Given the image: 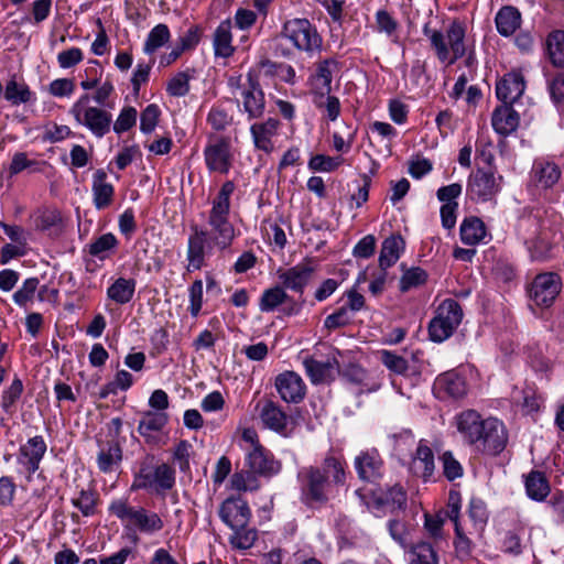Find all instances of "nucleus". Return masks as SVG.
I'll use <instances>...</instances> for the list:
<instances>
[{
  "mask_svg": "<svg viewBox=\"0 0 564 564\" xmlns=\"http://www.w3.org/2000/svg\"><path fill=\"white\" fill-rule=\"evenodd\" d=\"M457 430L468 444L488 455L500 454L508 442L502 422L494 417L484 420L475 410L464 411L457 416Z\"/></svg>",
  "mask_w": 564,
  "mask_h": 564,
  "instance_id": "nucleus-1",
  "label": "nucleus"
},
{
  "mask_svg": "<svg viewBox=\"0 0 564 564\" xmlns=\"http://www.w3.org/2000/svg\"><path fill=\"white\" fill-rule=\"evenodd\" d=\"M108 511L122 522L124 530L133 533L134 542L139 540L138 533L153 535L164 528V521L156 512L133 507L128 498L113 499Z\"/></svg>",
  "mask_w": 564,
  "mask_h": 564,
  "instance_id": "nucleus-2",
  "label": "nucleus"
},
{
  "mask_svg": "<svg viewBox=\"0 0 564 564\" xmlns=\"http://www.w3.org/2000/svg\"><path fill=\"white\" fill-rule=\"evenodd\" d=\"M423 34L430 39L431 46L442 63L454 64L466 53V28L458 20L452 21L446 34L442 31L430 29L427 24L423 28Z\"/></svg>",
  "mask_w": 564,
  "mask_h": 564,
  "instance_id": "nucleus-3",
  "label": "nucleus"
},
{
  "mask_svg": "<svg viewBox=\"0 0 564 564\" xmlns=\"http://www.w3.org/2000/svg\"><path fill=\"white\" fill-rule=\"evenodd\" d=\"M175 484V471L167 464L153 465L145 458L135 474L131 490L154 489L158 494L170 490Z\"/></svg>",
  "mask_w": 564,
  "mask_h": 564,
  "instance_id": "nucleus-4",
  "label": "nucleus"
},
{
  "mask_svg": "<svg viewBox=\"0 0 564 564\" xmlns=\"http://www.w3.org/2000/svg\"><path fill=\"white\" fill-rule=\"evenodd\" d=\"M90 96L82 95L72 106L69 112L80 126L86 127L95 137L102 138L110 131L111 113L99 108L89 106Z\"/></svg>",
  "mask_w": 564,
  "mask_h": 564,
  "instance_id": "nucleus-5",
  "label": "nucleus"
},
{
  "mask_svg": "<svg viewBox=\"0 0 564 564\" xmlns=\"http://www.w3.org/2000/svg\"><path fill=\"white\" fill-rule=\"evenodd\" d=\"M463 316V308L456 300H444L436 308L435 316L429 324L431 340L442 343L449 338L462 323Z\"/></svg>",
  "mask_w": 564,
  "mask_h": 564,
  "instance_id": "nucleus-6",
  "label": "nucleus"
},
{
  "mask_svg": "<svg viewBox=\"0 0 564 564\" xmlns=\"http://www.w3.org/2000/svg\"><path fill=\"white\" fill-rule=\"evenodd\" d=\"M276 40H288L299 51L311 54L319 52L323 43L316 28L307 19H293L285 22Z\"/></svg>",
  "mask_w": 564,
  "mask_h": 564,
  "instance_id": "nucleus-7",
  "label": "nucleus"
},
{
  "mask_svg": "<svg viewBox=\"0 0 564 564\" xmlns=\"http://www.w3.org/2000/svg\"><path fill=\"white\" fill-rule=\"evenodd\" d=\"M302 499L305 503H325L334 484L318 466L304 467L299 471Z\"/></svg>",
  "mask_w": 564,
  "mask_h": 564,
  "instance_id": "nucleus-8",
  "label": "nucleus"
},
{
  "mask_svg": "<svg viewBox=\"0 0 564 564\" xmlns=\"http://www.w3.org/2000/svg\"><path fill=\"white\" fill-rule=\"evenodd\" d=\"M204 159L209 172L227 174L234 162L230 138L210 135L204 149Z\"/></svg>",
  "mask_w": 564,
  "mask_h": 564,
  "instance_id": "nucleus-9",
  "label": "nucleus"
},
{
  "mask_svg": "<svg viewBox=\"0 0 564 564\" xmlns=\"http://www.w3.org/2000/svg\"><path fill=\"white\" fill-rule=\"evenodd\" d=\"M562 289V279L557 273L545 272L538 274L529 290L530 299L535 305L549 307L553 304Z\"/></svg>",
  "mask_w": 564,
  "mask_h": 564,
  "instance_id": "nucleus-10",
  "label": "nucleus"
},
{
  "mask_svg": "<svg viewBox=\"0 0 564 564\" xmlns=\"http://www.w3.org/2000/svg\"><path fill=\"white\" fill-rule=\"evenodd\" d=\"M214 247L216 246L209 232L193 226L187 243V271L202 269L205 265V258L212 254Z\"/></svg>",
  "mask_w": 564,
  "mask_h": 564,
  "instance_id": "nucleus-11",
  "label": "nucleus"
},
{
  "mask_svg": "<svg viewBox=\"0 0 564 564\" xmlns=\"http://www.w3.org/2000/svg\"><path fill=\"white\" fill-rule=\"evenodd\" d=\"M46 449L47 445L41 435L29 438L25 444L20 446L18 463L24 467L28 480H31L32 475L40 468Z\"/></svg>",
  "mask_w": 564,
  "mask_h": 564,
  "instance_id": "nucleus-12",
  "label": "nucleus"
},
{
  "mask_svg": "<svg viewBox=\"0 0 564 564\" xmlns=\"http://www.w3.org/2000/svg\"><path fill=\"white\" fill-rule=\"evenodd\" d=\"M219 517L231 530H238L248 525L251 511L247 501L230 497L220 505Z\"/></svg>",
  "mask_w": 564,
  "mask_h": 564,
  "instance_id": "nucleus-13",
  "label": "nucleus"
},
{
  "mask_svg": "<svg viewBox=\"0 0 564 564\" xmlns=\"http://www.w3.org/2000/svg\"><path fill=\"white\" fill-rule=\"evenodd\" d=\"M358 478L365 482H376L383 475V460L375 448L360 452L354 459Z\"/></svg>",
  "mask_w": 564,
  "mask_h": 564,
  "instance_id": "nucleus-14",
  "label": "nucleus"
},
{
  "mask_svg": "<svg viewBox=\"0 0 564 564\" xmlns=\"http://www.w3.org/2000/svg\"><path fill=\"white\" fill-rule=\"evenodd\" d=\"M315 268L310 265V261L297 263L285 270H278V278L284 289L303 294L310 283Z\"/></svg>",
  "mask_w": 564,
  "mask_h": 564,
  "instance_id": "nucleus-15",
  "label": "nucleus"
},
{
  "mask_svg": "<svg viewBox=\"0 0 564 564\" xmlns=\"http://www.w3.org/2000/svg\"><path fill=\"white\" fill-rule=\"evenodd\" d=\"M499 191L494 173L477 170L467 183V194L471 200L487 202Z\"/></svg>",
  "mask_w": 564,
  "mask_h": 564,
  "instance_id": "nucleus-16",
  "label": "nucleus"
},
{
  "mask_svg": "<svg viewBox=\"0 0 564 564\" xmlns=\"http://www.w3.org/2000/svg\"><path fill=\"white\" fill-rule=\"evenodd\" d=\"M247 82L248 84L241 93L243 109L248 113L249 119H258L264 112V94L256 74L249 72Z\"/></svg>",
  "mask_w": 564,
  "mask_h": 564,
  "instance_id": "nucleus-17",
  "label": "nucleus"
},
{
  "mask_svg": "<svg viewBox=\"0 0 564 564\" xmlns=\"http://www.w3.org/2000/svg\"><path fill=\"white\" fill-rule=\"evenodd\" d=\"M274 384L281 399L288 403H299L305 397V383L294 371L278 375Z\"/></svg>",
  "mask_w": 564,
  "mask_h": 564,
  "instance_id": "nucleus-18",
  "label": "nucleus"
},
{
  "mask_svg": "<svg viewBox=\"0 0 564 564\" xmlns=\"http://www.w3.org/2000/svg\"><path fill=\"white\" fill-rule=\"evenodd\" d=\"M247 465L252 475L257 474L264 477L276 475L281 469L280 462L275 460L270 451L261 444H257L246 458Z\"/></svg>",
  "mask_w": 564,
  "mask_h": 564,
  "instance_id": "nucleus-19",
  "label": "nucleus"
},
{
  "mask_svg": "<svg viewBox=\"0 0 564 564\" xmlns=\"http://www.w3.org/2000/svg\"><path fill=\"white\" fill-rule=\"evenodd\" d=\"M167 423L169 414L166 412L145 411L141 414L137 430L147 444L156 445L160 442L158 433L162 432Z\"/></svg>",
  "mask_w": 564,
  "mask_h": 564,
  "instance_id": "nucleus-20",
  "label": "nucleus"
},
{
  "mask_svg": "<svg viewBox=\"0 0 564 564\" xmlns=\"http://www.w3.org/2000/svg\"><path fill=\"white\" fill-rule=\"evenodd\" d=\"M208 225L212 228L209 237L220 250L228 248L235 238V228L229 221V214L209 212Z\"/></svg>",
  "mask_w": 564,
  "mask_h": 564,
  "instance_id": "nucleus-21",
  "label": "nucleus"
},
{
  "mask_svg": "<svg viewBox=\"0 0 564 564\" xmlns=\"http://www.w3.org/2000/svg\"><path fill=\"white\" fill-rule=\"evenodd\" d=\"M259 417L264 427L274 431L283 436L289 434L290 416L272 400H265Z\"/></svg>",
  "mask_w": 564,
  "mask_h": 564,
  "instance_id": "nucleus-22",
  "label": "nucleus"
},
{
  "mask_svg": "<svg viewBox=\"0 0 564 564\" xmlns=\"http://www.w3.org/2000/svg\"><path fill=\"white\" fill-rule=\"evenodd\" d=\"M280 120L268 118L263 122H256L250 127V133L258 150L271 153L274 150L273 138L278 135Z\"/></svg>",
  "mask_w": 564,
  "mask_h": 564,
  "instance_id": "nucleus-23",
  "label": "nucleus"
},
{
  "mask_svg": "<svg viewBox=\"0 0 564 564\" xmlns=\"http://www.w3.org/2000/svg\"><path fill=\"white\" fill-rule=\"evenodd\" d=\"M524 88L523 75L519 72H511L497 83L496 95L503 105H511L522 96Z\"/></svg>",
  "mask_w": 564,
  "mask_h": 564,
  "instance_id": "nucleus-24",
  "label": "nucleus"
},
{
  "mask_svg": "<svg viewBox=\"0 0 564 564\" xmlns=\"http://www.w3.org/2000/svg\"><path fill=\"white\" fill-rule=\"evenodd\" d=\"M107 173L102 169H98L93 175V202L98 210L108 208L113 202L115 187L107 182Z\"/></svg>",
  "mask_w": 564,
  "mask_h": 564,
  "instance_id": "nucleus-25",
  "label": "nucleus"
},
{
  "mask_svg": "<svg viewBox=\"0 0 564 564\" xmlns=\"http://www.w3.org/2000/svg\"><path fill=\"white\" fill-rule=\"evenodd\" d=\"M561 175V169L553 161L538 159L533 163L531 178L539 187L551 188L558 182Z\"/></svg>",
  "mask_w": 564,
  "mask_h": 564,
  "instance_id": "nucleus-26",
  "label": "nucleus"
},
{
  "mask_svg": "<svg viewBox=\"0 0 564 564\" xmlns=\"http://www.w3.org/2000/svg\"><path fill=\"white\" fill-rule=\"evenodd\" d=\"M232 22L226 19L219 23L213 34V47L216 57L228 58L234 55Z\"/></svg>",
  "mask_w": 564,
  "mask_h": 564,
  "instance_id": "nucleus-27",
  "label": "nucleus"
},
{
  "mask_svg": "<svg viewBox=\"0 0 564 564\" xmlns=\"http://www.w3.org/2000/svg\"><path fill=\"white\" fill-rule=\"evenodd\" d=\"M434 388L438 393H444L454 399L463 398L467 392L465 379L455 371L440 375L434 382Z\"/></svg>",
  "mask_w": 564,
  "mask_h": 564,
  "instance_id": "nucleus-28",
  "label": "nucleus"
},
{
  "mask_svg": "<svg viewBox=\"0 0 564 564\" xmlns=\"http://www.w3.org/2000/svg\"><path fill=\"white\" fill-rule=\"evenodd\" d=\"M491 124L497 133L509 135L519 126V115L511 105H501L494 110Z\"/></svg>",
  "mask_w": 564,
  "mask_h": 564,
  "instance_id": "nucleus-29",
  "label": "nucleus"
},
{
  "mask_svg": "<svg viewBox=\"0 0 564 564\" xmlns=\"http://www.w3.org/2000/svg\"><path fill=\"white\" fill-rule=\"evenodd\" d=\"M412 470L425 482L433 478L435 471L434 454L426 444H419L412 460Z\"/></svg>",
  "mask_w": 564,
  "mask_h": 564,
  "instance_id": "nucleus-30",
  "label": "nucleus"
},
{
  "mask_svg": "<svg viewBox=\"0 0 564 564\" xmlns=\"http://www.w3.org/2000/svg\"><path fill=\"white\" fill-rule=\"evenodd\" d=\"M405 248V241L400 235H392L386 238L381 245L379 256V267L381 270L387 271L400 258L401 252Z\"/></svg>",
  "mask_w": 564,
  "mask_h": 564,
  "instance_id": "nucleus-31",
  "label": "nucleus"
},
{
  "mask_svg": "<svg viewBox=\"0 0 564 564\" xmlns=\"http://www.w3.org/2000/svg\"><path fill=\"white\" fill-rule=\"evenodd\" d=\"M495 22L498 33L508 37L521 26L522 18L517 8L505 6L497 12Z\"/></svg>",
  "mask_w": 564,
  "mask_h": 564,
  "instance_id": "nucleus-32",
  "label": "nucleus"
},
{
  "mask_svg": "<svg viewBox=\"0 0 564 564\" xmlns=\"http://www.w3.org/2000/svg\"><path fill=\"white\" fill-rule=\"evenodd\" d=\"M525 492L534 501H543L551 491L549 479L540 470H531L524 477Z\"/></svg>",
  "mask_w": 564,
  "mask_h": 564,
  "instance_id": "nucleus-33",
  "label": "nucleus"
},
{
  "mask_svg": "<svg viewBox=\"0 0 564 564\" xmlns=\"http://www.w3.org/2000/svg\"><path fill=\"white\" fill-rule=\"evenodd\" d=\"M460 240L464 245L475 246L484 241L487 230L484 221L478 217H467L460 225Z\"/></svg>",
  "mask_w": 564,
  "mask_h": 564,
  "instance_id": "nucleus-34",
  "label": "nucleus"
},
{
  "mask_svg": "<svg viewBox=\"0 0 564 564\" xmlns=\"http://www.w3.org/2000/svg\"><path fill=\"white\" fill-rule=\"evenodd\" d=\"M406 506V492L400 485H393L382 492L380 496L373 497V507H387L390 512L403 510Z\"/></svg>",
  "mask_w": 564,
  "mask_h": 564,
  "instance_id": "nucleus-35",
  "label": "nucleus"
},
{
  "mask_svg": "<svg viewBox=\"0 0 564 564\" xmlns=\"http://www.w3.org/2000/svg\"><path fill=\"white\" fill-rule=\"evenodd\" d=\"M334 486H344L346 482L345 459L341 456H335L329 452L321 466H318Z\"/></svg>",
  "mask_w": 564,
  "mask_h": 564,
  "instance_id": "nucleus-36",
  "label": "nucleus"
},
{
  "mask_svg": "<svg viewBox=\"0 0 564 564\" xmlns=\"http://www.w3.org/2000/svg\"><path fill=\"white\" fill-rule=\"evenodd\" d=\"M122 459V449L118 443L108 442L97 455V465L102 473H111Z\"/></svg>",
  "mask_w": 564,
  "mask_h": 564,
  "instance_id": "nucleus-37",
  "label": "nucleus"
},
{
  "mask_svg": "<svg viewBox=\"0 0 564 564\" xmlns=\"http://www.w3.org/2000/svg\"><path fill=\"white\" fill-rule=\"evenodd\" d=\"M135 291V281L133 279L118 278L107 290V296L117 304L129 303Z\"/></svg>",
  "mask_w": 564,
  "mask_h": 564,
  "instance_id": "nucleus-38",
  "label": "nucleus"
},
{
  "mask_svg": "<svg viewBox=\"0 0 564 564\" xmlns=\"http://www.w3.org/2000/svg\"><path fill=\"white\" fill-rule=\"evenodd\" d=\"M70 503L83 517H93L97 513L99 495L94 489H82L76 497L72 498Z\"/></svg>",
  "mask_w": 564,
  "mask_h": 564,
  "instance_id": "nucleus-39",
  "label": "nucleus"
},
{
  "mask_svg": "<svg viewBox=\"0 0 564 564\" xmlns=\"http://www.w3.org/2000/svg\"><path fill=\"white\" fill-rule=\"evenodd\" d=\"M289 300L290 296L285 289L282 285H275L263 291L259 301V308L261 312H273Z\"/></svg>",
  "mask_w": 564,
  "mask_h": 564,
  "instance_id": "nucleus-40",
  "label": "nucleus"
},
{
  "mask_svg": "<svg viewBox=\"0 0 564 564\" xmlns=\"http://www.w3.org/2000/svg\"><path fill=\"white\" fill-rule=\"evenodd\" d=\"M546 51L555 67H564V31L555 30L547 35Z\"/></svg>",
  "mask_w": 564,
  "mask_h": 564,
  "instance_id": "nucleus-41",
  "label": "nucleus"
},
{
  "mask_svg": "<svg viewBox=\"0 0 564 564\" xmlns=\"http://www.w3.org/2000/svg\"><path fill=\"white\" fill-rule=\"evenodd\" d=\"M313 104L315 107L324 111L325 116L335 121L340 115V102L336 96H332L325 91H314Z\"/></svg>",
  "mask_w": 564,
  "mask_h": 564,
  "instance_id": "nucleus-42",
  "label": "nucleus"
},
{
  "mask_svg": "<svg viewBox=\"0 0 564 564\" xmlns=\"http://www.w3.org/2000/svg\"><path fill=\"white\" fill-rule=\"evenodd\" d=\"M4 98L12 105L18 106L31 101L33 93L25 83H19L12 78L6 84Z\"/></svg>",
  "mask_w": 564,
  "mask_h": 564,
  "instance_id": "nucleus-43",
  "label": "nucleus"
},
{
  "mask_svg": "<svg viewBox=\"0 0 564 564\" xmlns=\"http://www.w3.org/2000/svg\"><path fill=\"white\" fill-rule=\"evenodd\" d=\"M333 66H336V62L334 59H324L318 63L315 75L313 76V86L315 91L330 93Z\"/></svg>",
  "mask_w": 564,
  "mask_h": 564,
  "instance_id": "nucleus-44",
  "label": "nucleus"
},
{
  "mask_svg": "<svg viewBox=\"0 0 564 564\" xmlns=\"http://www.w3.org/2000/svg\"><path fill=\"white\" fill-rule=\"evenodd\" d=\"M303 365L312 383L318 384L328 380L332 372V366L329 362H322L313 358H306Z\"/></svg>",
  "mask_w": 564,
  "mask_h": 564,
  "instance_id": "nucleus-45",
  "label": "nucleus"
},
{
  "mask_svg": "<svg viewBox=\"0 0 564 564\" xmlns=\"http://www.w3.org/2000/svg\"><path fill=\"white\" fill-rule=\"evenodd\" d=\"M194 69H186L175 74L167 83L166 91L173 97H183L189 91V80L194 77Z\"/></svg>",
  "mask_w": 564,
  "mask_h": 564,
  "instance_id": "nucleus-46",
  "label": "nucleus"
},
{
  "mask_svg": "<svg viewBox=\"0 0 564 564\" xmlns=\"http://www.w3.org/2000/svg\"><path fill=\"white\" fill-rule=\"evenodd\" d=\"M380 362L391 372L400 376L406 375L409 362L405 358L393 351L383 349L378 352Z\"/></svg>",
  "mask_w": 564,
  "mask_h": 564,
  "instance_id": "nucleus-47",
  "label": "nucleus"
},
{
  "mask_svg": "<svg viewBox=\"0 0 564 564\" xmlns=\"http://www.w3.org/2000/svg\"><path fill=\"white\" fill-rule=\"evenodd\" d=\"M170 30L166 24L160 23L155 25L148 34L144 43V52L148 54L154 53L170 40Z\"/></svg>",
  "mask_w": 564,
  "mask_h": 564,
  "instance_id": "nucleus-48",
  "label": "nucleus"
},
{
  "mask_svg": "<svg viewBox=\"0 0 564 564\" xmlns=\"http://www.w3.org/2000/svg\"><path fill=\"white\" fill-rule=\"evenodd\" d=\"M410 564H437V555L430 543L420 542L409 552Z\"/></svg>",
  "mask_w": 564,
  "mask_h": 564,
  "instance_id": "nucleus-49",
  "label": "nucleus"
},
{
  "mask_svg": "<svg viewBox=\"0 0 564 564\" xmlns=\"http://www.w3.org/2000/svg\"><path fill=\"white\" fill-rule=\"evenodd\" d=\"M531 258L533 260H545L551 256V242L549 235L545 231L539 232L534 238L527 240Z\"/></svg>",
  "mask_w": 564,
  "mask_h": 564,
  "instance_id": "nucleus-50",
  "label": "nucleus"
},
{
  "mask_svg": "<svg viewBox=\"0 0 564 564\" xmlns=\"http://www.w3.org/2000/svg\"><path fill=\"white\" fill-rule=\"evenodd\" d=\"M236 189V185L232 181H226L216 197L212 202L210 212H216L220 214H229L230 213V197Z\"/></svg>",
  "mask_w": 564,
  "mask_h": 564,
  "instance_id": "nucleus-51",
  "label": "nucleus"
},
{
  "mask_svg": "<svg viewBox=\"0 0 564 564\" xmlns=\"http://www.w3.org/2000/svg\"><path fill=\"white\" fill-rule=\"evenodd\" d=\"M525 534L523 527H517L507 531L503 542L502 551L512 555H519L522 552V538Z\"/></svg>",
  "mask_w": 564,
  "mask_h": 564,
  "instance_id": "nucleus-52",
  "label": "nucleus"
},
{
  "mask_svg": "<svg viewBox=\"0 0 564 564\" xmlns=\"http://www.w3.org/2000/svg\"><path fill=\"white\" fill-rule=\"evenodd\" d=\"M440 460L442 463L443 475L447 480L453 481L464 475L462 464L454 457L452 452H444L440 456Z\"/></svg>",
  "mask_w": 564,
  "mask_h": 564,
  "instance_id": "nucleus-53",
  "label": "nucleus"
},
{
  "mask_svg": "<svg viewBox=\"0 0 564 564\" xmlns=\"http://www.w3.org/2000/svg\"><path fill=\"white\" fill-rule=\"evenodd\" d=\"M23 392V383L21 379L14 378L10 387L2 392L1 408L6 413H12L15 402L20 399Z\"/></svg>",
  "mask_w": 564,
  "mask_h": 564,
  "instance_id": "nucleus-54",
  "label": "nucleus"
},
{
  "mask_svg": "<svg viewBox=\"0 0 564 564\" xmlns=\"http://www.w3.org/2000/svg\"><path fill=\"white\" fill-rule=\"evenodd\" d=\"M427 273L421 268H411L401 276L400 280V290L402 292H408L413 288H417L426 282Z\"/></svg>",
  "mask_w": 564,
  "mask_h": 564,
  "instance_id": "nucleus-55",
  "label": "nucleus"
},
{
  "mask_svg": "<svg viewBox=\"0 0 564 564\" xmlns=\"http://www.w3.org/2000/svg\"><path fill=\"white\" fill-rule=\"evenodd\" d=\"M117 245L118 240L112 234H104L89 245V253L102 260L106 258V252Z\"/></svg>",
  "mask_w": 564,
  "mask_h": 564,
  "instance_id": "nucleus-56",
  "label": "nucleus"
},
{
  "mask_svg": "<svg viewBox=\"0 0 564 564\" xmlns=\"http://www.w3.org/2000/svg\"><path fill=\"white\" fill-rule=\"evenodd\" d=\"M234 534L230 536V544L232 547L238 550H247L250 549L256 540H257V531L253 529H248L247 527L243 529L232 530Z\"/></svg>",
  "mask_w": 564,
  "mask_h": 564,
  "instance_id": "nucleus-57",
  "label": "nucleus"
},
{
  "mask_svg": "<svg viewBox=\"0 0 564 564\" xmlns=\"http://www.w3.org/2000/svg\"><path fill=\"white\" fill-rule=\"evenodd\" d=\"M454 531H455V539H454L455 552L460 560H465L471 555L473 542L464 533L460 523H456Z\"/></svg>",
  "mask_w": 564,
  "mask_h": 564,
  "instance_id": "nucleus-58",
  "label": "nucleus"
},
{
  "mask_svg": "<svg viewBox=\"0 0 564 564\" xmlns=\"http://www.w3.org/2000/svg\"><path fill=\"white\" fill-rule=\"evenodd\" d=\"M39 283L37 278L26 279L22 286L13 294L14 302L20 306H25L33 299Z\"/></svg>",
  "mask_w": 564,
  "mask_h": 564,
  "instance_id": "nucleus-59",
  "label": "nucleus"
},
{
  "mask_svg": "<svg viewBox=\"0 0 564 564\" xmlns=\"http://www.w3.org/2000/svg\"><path fill=\"white\" fill-rule=\"evenodd\" d=\"M377 31L384 33L387 36L392 37L398 28V21L386 10H379L376 13Z\"/></svg>",
  "mask_w": 564,
  "mask_h": 564,
  "instance_id": "nucleus-60",
  "label": "nucleus"
},
{
  "mask_svg": "<svg viewBox=\"0 0 564 564\" xmlns=\"http://www.w3.org/2000/svg\"><path fill=\"white\" fill-rule=\"evenodd\" d=\"M351 315L347 306L339 307L336 312L328 315L324 321V327L330 332L337 328L345 327L351 323Z\"/></svg>",
  "mask_w": 564,
  "mask_h": 564,
  "instance_id": "nucleus-61",
  "label": "nucleus"
},
{
  "mask_svg": "<svg viewBox=\"0 0 564 564\" xmlns=\"http://www.w3.org/2000/svg\"><path fill=\"white\" fill-rule=\"evenodd\" d=\"M341 164V158H332L324 154H316L311 158L308 167L313 171L332 172Z\"/></svg>",
  "mask_w": 564,
  "mask_h": 564,
  "instance_id": "nucleus-62",
  "label": "nucleus"
},
{
  "mask_svg": "<svg viewBox=\"0 0 564 564\" xmlns=\"http://www.w3.org/2000/svg\"><path fill=\"white\" fill-rule=\"evenodd\" d=\"M207 121L214 130L224 131L232 123V116L220 107H214L208 113Z\"/></svg>",
  "mask_w": 564,
  "mask_h": 564,
  "instance_id": "nucleus-63",
  "label": "nucleus"
},
{
  "mask_svg": "<svg viewBox=\"0 0 564 564\" xmlns=\"http://www.w3.org/2000/svg\"><path fill=\"white\" fill-rule=\"evenodd\" d=\"M137 110L133 107H124L113 123V131L118 134L130 130L137 122Z\"/></svg>",
  "mask_w": 564,
  "mask_h": 564,
  "instance_id": "nucleus-64",
  "label": "nucleus"
}]
</instances>
